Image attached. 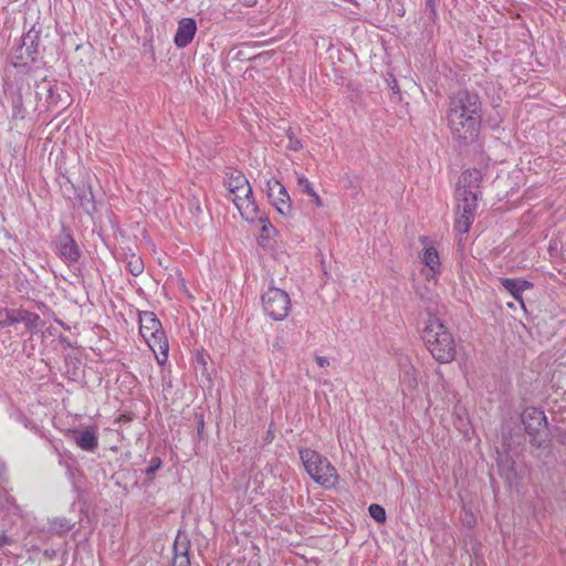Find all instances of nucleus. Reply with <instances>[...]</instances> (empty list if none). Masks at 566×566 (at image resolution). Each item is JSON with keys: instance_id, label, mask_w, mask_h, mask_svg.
<instances>
[{"instance_id": "nucleus-30", "label": "nucleus", "mask_w": 566, "mask_h": 566, "mask_svg": "<svg viewBox=\"0 0 566 566\" xmlns=\"http://www.w3.org/2000/svg\"><path fill=\"white\" fill-rule=\"evenodd\" d=\"M439 0H426V9L430 12V18L437 17V3Z\"/></svg>"}, {"instance_id": "nucleus-1", "label": "nucleus", "mask_w": 566, "mask_h": 566, "mask_svg": "<svg viewBox=\"0 0 566 566\" xmlns=\"http://www.w3.org/2000/svg\"><path fill=\"white\" fill-rule=\"evenodd\" d=\"M446 118L453 139L464 145L474 142L482 120V104L478 94L459 91L451 95Z\"/></svg>"}, {"instance_id": "nucleus-24", "label": "nucleus", "mask_w": 566, "mask_h": 566, "mask_svg": "<svg viewBox=\"0 0 566 566\" xmlns=\"http://www.w3.org/2000/svg\"><path fill=\"white\" fill-rule=\"evenodd\" d=\"M126 269L132 275L138 276L144 271V262L139 256L132 254L126 263Z\"/></svg>"}, {"instance_id": "nucleus-22", "label": "nucleus", "mask_w": 566, "mask_h": 566, "mask_svg": "<svg viewBox=\"0 0 566 566\" xmlns=\"http://www.w3.org/2000/svg\"><path fill=\"white\" fill-rule=\"evenodd\" d=\"M73 526H74V523H72L71 520H69L64 516L54 517L53 520L50 521L51 532L59 534V535H64V534L69 533L73 528Z\"/></svg>"}, {"instance_id": "nucleus-4", "label": "nucleus", "mask_w": 566, "mask_h": 566, "mask_svg": "<svg viewBox=\"0 0 566 566\" xmlns=\"http://www.w3.org/2000/svg\"><path fill=\"white\" fill-rule=\"evenodd\" d=\"M525 432L531 437V444L546 448L551 442L548 421L544 411L536 407H527L521 416Z\"/></svg>"}, {"instance_id": "nucleus-15", "label": "nucleus", "mask_w": 566, "mask_h": 566, "mask_svg": "<svg viewBox=\"0 0 566 566\" xmlns=\"http://www.w3.org/2000/svg\"><path fill=\"white\" fill-rule=\"evenodd\" d=\"M500 283L525 311L526 307L522 297V293L526 290H531L534 286L533 283L527 280H514L510 277H501Z\"/></svg>"}, {"instance_id": "nucleus-17", "label": "nucleus", "mask_w": 566, "mask_h": 566, "mask_svg": "<svg viewBox=\"0 0 566 566\" xmlns=\"http://www.w3.org/2000/svg\"><path fill=\"white\" fill-rule=\"evenodd\" d=\"M160 332H164V329L155 313L148 311L139 313V333L143 337L153 336Z\"/></svg>"}, {"instance_id": "nucleus-19", "label": "nucleus", "mask_w": 566, "mask_h": 566, "mask_svg": "<svg viewBox=\"0 0 566 566\" xmlns=\"http://www.w3.org/2000/svg\"><path fill=\"white\" fill-rule=\"evenodd\" d=\"M418 294L421 301V306L427 313V318L438 317V295L430 290L419 292Z\"/></svg>"}, {"instance_id": "nucleus-8", "label": "nucleus", "mask_w": 566, "mask_h": 566, "mask_svg": "<svg viewBox=\"0 0 566 566\" xmlns=\"http://www.w3.org/2000/svg\"><path fill=\"white\" fill-rule=\"evenodd\" d=\"M55 253L66 263H76L81 258V250L70 231L62 227L54 241Z\"/></svg>"}, {"instance_id": "nucleus-40", "label": "nucleus", "mask_w": 566, "mask_h": 566, "mask_svg": "<svg viewBox=\"0 0 566 566\" xmlns=\"http://www.w3.org/2000/svg\"><path fill=\"white\" fill-rule=\"evenodd\" d=\"M509 307L514 308V304L510 303Z\"/></svg>"}, {"instance_id": "nucleus-20", "label": "nucleus", "mask_w": 566, "mask_h": 566, "mask_svg": "<svg viewBox=\"0 0 566 566\" xmlns=\"http://www.w3.org/2000/svg\"><path fill=\"white\" fill-rule=\"evenodd\" d=\"M75 205L78 208H82L87 214H92L95 211V201L91 187H87V189H83L81 192H78L75 197Z\"/></svg>"}, {"instance_id": "nucleus-2", "label": "nucleus", "mask_w": 566, "mask_h": 566, "mask_svg": "<svg viewBox=\"0 0 566 566\" xmlns=\"http://www.w3.org/2000/svg\"><path fill=\"white\" fill-rule=\"evenodd\" d=\"M420 336L438 363L448 364L455 358L454 338L439 317L426 318L420 329Z\"/></svg>"}, {"instance_id": "nucleus-12", "label": "nucleus", "mask_w": 566, "mask_h": 566, "mask_svg": "<svg viewBox=\"0 0 566 566\" xmlns=\"http://www.w3.org/2000/svg\"><path fill=\"white\" fill-rule=\"evenodd\" d=\"M71 437L78 448L87 452H94L98 448V437L94 427L85 430L75 429L71 431Z\"/></svg>"}, {"instance_id": "nucleus-9", "label": "nucleus", "mask_w": 566, "mask_h": 566, "mask_svg": "<svg viewBox=\"0 0 566 566\" xmlns=\"http://www.w3.org/2000/svg\"><path fill=\"white\" fill-rule=\"evenodd\" d=\"M268 197L282 216L292 214V205L285 187L277 180L268 181Z\"/></svg>"}, {"instance_id": "nucleus-16", "label": "nucleus", "mask_w": 566, "mask_h": 566, "mask_svg": "<svg viewBox=\"0 0 566 566\" xmlns=\"http://www.w3.org/2000/svg\"><path fill=\"white\" fill-rule=\"evenodd\" d=\"M227 180L226 185L230 193H237V191L243 195H252V188L247 177L239 170H230L226 172Z\"/></svg>"}, {"instance_id": "nucleus-38", "label": "nucleus", "mask_w": 566, "mask_h": 566, "mask_svg": "<svg viewBox=\"0 0 566 566\" xmlns=\"http://www.w3.org/2000/svg\"><path fill=\"white\" fill-rule=\"evenodd\" d=\"M232 195V198H237L238 196H244L242 192L240 191H237V193H231Z\"/></svg>"}, {"instance_id": "nucleus-33", "label": "nucleus", "mask_w": 566, "mask_h": 566, "mask_svg": "<svg viewBox=\"0 0 566 566\" xmlns=\"http://www.w3.org/2000/svg\"><path fill=\"white\" fill-rule=\"evenodd\" d=\"M315 360L319 367H327L329 365V361L324 356H316Z\"/></svg>"}, {"instance_id": "nucleus-26", "label": "nucleus", "mask_w": 566, "mask_h": 566, "mask_svg": "<svg viewBox=\"0 0 566 566\" xmlns=\"http://www.w3.org/2000/svg\"><path fill=\"white\" fill-rule=\"evenodd\" d=\"M161 460L157 457L153 458L149 467L146 469L147 480L151 481L154 479L155 473L161 468Z\"/></svg>"}, {"instance_id": "nucleus-39", "label": "nucleus", "mask_w": 566, "mask_h": 566, "mask_svg": "<svg viewBox=\"0 0 566 566\" xmlns=\"http://www.w3.org/2000/svg\"><path fill=\"white\" fill-rule=\"evenodd\" d=\"M2 553H3V555H7V556L10 554V553H9V552H7V551H3Z\"/></svg>"}, {"instance_id": "nucleus-6", "label": "nucleus", "mask_w": 566, "mask_h": 566, "mask_svg": "<svg viewBox=\"0 0 566 566\" xmlns=\"http://www.w3.org/2000/svg\"><path fill=\"white\" fill-rule=\"evenodd\" d=\"M39 34L40 31L32 27L21 40L12 56V64L14 66H25L28 62H34L39 54Z\"/></svg>"}, {"instance_id": "nucleus-32", "label": "nucleus", "mask_w": 566, "mask_h": 566, "mask_svg": "<svg viewBox=\"0 0 566 566\" xmlns=\"http://www.w3.org/2000/svg\"><path fill=\"white\" fill-rule=\"evenodd\" d=\"M14 543V539L6 534L0 535V547L2 548L4 545H11Z\"/></svg>"}, {"instance_id": "nucleus-35", "label": "nucleus", "mask_w": 566, "mask_h": 566, "mask_svg": "<svg viewBox=\"0 0 566 566\" xmlns=\"http://www.w3.org/2000/svg\"><path fill=\"white\" fill-rule=\"evenodd\" d=\"M195 209H196L197 213H201L202 212V208L200 207L199 203L196 205Z\"/></svg>"}, {"instance_id": "nucleus-3", "label": "nucleus", "mask_w": 566, "mask_h": 566, "mask_svg": "<svg viewBox=\"0 0 566 566\" xmlns=\"http://www.w3.org/2000/svg\"><path fill=\"white\" fill-rule=\"evenodd\" d=\"M300 457L306 472L316 483L325 488H332L337 483L336 469L318 452L312 449H302Z\"/></svg>"}, {"instance_id": "nucleus-25", "label": "nucleus", "mask_w": 566, "mask_h": 566, "mask_svg": "<svg viewBox=\"0 0 566 566\" xmlns=\"http://www.w3.org/2000/svg\"><path fill=\"white\" fill-rule=\"evenodd\" d=\"M368 512L370 516L378 523H385L386 522V511L385 509L379 504H370L368 507Z\"/></svg>"}, {"instance_id": "nucleus-21", "label": "nucleus", "mask_w": 566, "mask_h": 566, "mask_svg": "<svg viewBox=\"0 0 566 566\" xmlns=\"http://www.w3.org/2000/svg\"><path fill=\"white\" fill-rule=\"evenodd\" d=\"M422 262L426 264V266L429 268V270L436 274L440 271V259L438 251L434 247H426L423 254H422Z\"/></svg>"}, {"instance_id": "nucleus-28", "label": "nucleus", "mask_w": 566, "mask_h": 566, "mask_svg": "<svg viewBox=\"0 0 566 566\" xmlns=\"http://www.w3.org/2000/svg\"><path fill=\"white\" fill-rule=\"evenodd\" d=\"M287 137H289V145H287L289 149L296 151L303 147L302 143L293 136V133L291 129L287 130Z\"/></svg>"}, {"instance_id": "nucleus-27", "label": "nucleus", "mask_w": 566, "mask_h": 566, "mask_svg": "<svg viewBox=\"0 0 566 566\" xmlns=\"http://www.w3.org/2000/svg\"><path fill=\"white\" fill-rule=\"evenodd\" d=\"M172 566H190V560H189L187 549L182 553H178L176 551V554H175V557L172 560Z\"/></svg>"}, {"instance_id": "nucleus-11", "label": "nucleus", "mask_w": 566, "mask_h": 566, "mask_svg": "<svg viewBox=\"0 0 566 566\" xmlns=\"http://www.w3.org/2000/svg\"><path fill=\"white\" fill-rule=\"evenodd\" d=\"M232 201L244 220L249 222L264 221V216L260 212L253 199V193L244 195L243 197L238 196L237 198H232Z\"/></svg>"}, {"instance_id": "nucleus-7", "label": "nucleus", "mask_w": 566, "mask_h": 566, "mask_svg": "<svg viewBox=\"0 0 566 566\" xmlns=\"http://www.w3.org/2000/svg\"><path fill=\"white\" fill-rule=\"evenodd\" d=\"M482 181V174L478 169L464 171L459 179L458 187L455 189V199L461 202L464 199L474 198L476 203L479 196L481 195L480 185Z\"/></svg>"}, {"instance_id": "nucleus-36", "label": "nucleus", "mask_w": 566, "mask_h": 566, "mask_svg": "<svg viewBox=\"0 0 566 566\" xmlns=\"http://www.w3.org/2000/svg\"><path fill=\"white\" fill-rule=\"evenodd\" d=\"M420 242H421L422 244H427V242H428V238H427V237H423V235H422V237H420Z\"/></svg>"}, {"instance_id": "nucleus-14", "label": "nucleus", "mask_w": 566, "mask_h": 566, "mask_svg": "<svg viewBox=\"0 0 566 566\" xmlns=\"http://www.w3.org/2000/svg\"><path fill=\"white\" fill-rule=\"evenodd\" d=\"M197 31V23L192 18H184L178 23V29L174 42L178 48H186L192 40Z\"/></svg>"}, {"instance_id": "nucleus-13", "label": "nucleus", "mask_w": 566, "mask_h": 566, "mask_svg": "<svg viewBox=\"0 0 566 566\" xmlns=\"http://www.w3.org/2000/svg\"><path fill=\"white\" fill-rule=\"evenodd\" d=\"M149 348L156 354L159 365H164L168 359L169 344L165 332L155 333L153 336L143 337Z\"/></svg>"}, {"instance_id": "nucleus-10", "label": "nucleus", "mask_w": 566, "mask_h": 566, "mask_svg": "<svg viewBox=\"0 0 566 566\" xmlns=\"http://www.w3.org/2000/svg\"><path fill=\"white\" fill-rule=\"evenodd\" d=\"M476 203L474 198L464 199V201H457V213L459 217L455 219L454 229L460 233H467L473 221Z\"/></svg>"}, {"instance_id": "nucleus-29", "label": "nucleus", "mask_w": 566, "mask_h": 566, "mask_svg": "<svg viewBox=\"0 0 566 566\" xmlns=\"http://www.w3.org/2000/svg\"><path fill=\"white\" fill-rule=\"evenodd\" d=\"M263 223L261 228V237L263 239H269L271 237V232H274L273 226L268 221V219L264 217V221H261Z\"/></svg>"}, {"instance_id": "nucleus-34", "label": "nucleus", "mask_w": 566, "mask_h": 566, "mask_svg": "<svg viewBox=\"0 0 566 566\" xmlns=\"http://www.w3.org/2000/svg\"><path fill=\"white\" fill-rule=\"evenodd\" d=\"M197 360H198L200 364L206 365V360H205V358H203V355H202V354H198V356H197Z\"/></svg>"}, {"instance_id": "nucleus-5", "label": "nucleus", "mask_w": 566, "mask_h": 566, "mask_svg": "<svg viewBox=\"0 0 566 566\" xmlns=\"http://www.w3.org/2000/svg\"><path fill=\"white\" fill-rule=\"evenodd\" d=\"M262 305L264 312L271 318L282 321L291 310V300L284 290L269 286L268 291L262 295Z\"/></svg>"}, {"instance_id": "nucleus-18", "label": "nucleus", "mask_w": 566, "mask_h": 566, "mask_svg": "<svg viewBox=\"0 0 566 566\" xmlns=\"http://www.w3.org/2000/svg\"><path fill=\"white\" fill-rule=\"evenodd\" d=\"M24 323L27 328L31 332L35 331L38 328L40 316L35 313H31L28 311H19V312H8V323L9 324H15V323Z\"/></svg>"}, {"instance_id": "nucleus-31", "label": "nucleus", "mask_w": 566, "mask_h": 566, "mask_svg": "<svg viewBox=\"0 0 566 566\" xmlns=\"http://www.w3.org/2000/svg\"><path fill=\"white\" fill-rule=\"evenodd\" d=\"M555 437L560 444L566 446V429L557 428Z\"/></svg>"}, {"instance_id": "nucleus-23", "label": "nucleus", "mask_w": 566, "mask_h": 566, "mask_svg": "<svg viewBox=\"0 0 566 566\" xmlns=\"http://www.w3.org/2000/svg\"><path fill=\"white\" fill-rule=\"evenodd\" d=\"M297 186L301 188V190L303 192L307 193L312 198V201L315 203L316 207L323 206L319 196L314 190V188L312 187V184L310 182V180L306 177L300 176L297 178Z\"/></svg>"}, {"instance_id": "nucleus-37", "label": "nucleus", "mask_w": 566, "mask_h": 566, "mask_svg": "<svg viewBox=\"0 0 566 566\" xmlns=\"http://www.w3.org/2000/svg\"><path fill=\"white\" fill-rule=\"evenodd\" d=\"M6 325H10L8 323V317L4 321H0V326H6Z\"/></svg>"}]
</instances>
